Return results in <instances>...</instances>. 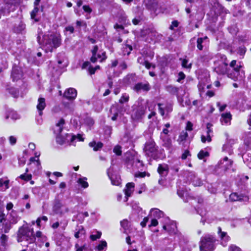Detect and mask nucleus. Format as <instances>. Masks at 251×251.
<instances>
[{
    "mask_svg": "<svg viewBox=\"0 0 251 251\" xmlns=\"http://www.w3.org/2000/svg\"><path fill=\"white\" fill-rule=\"evenodd\" d=\"M9 141L10 144L12 146H13V145H15L17 142V138L16 137H15L14 136H10L9 137Z\"/></svg>",
    "mask_w": 251,
    "mask_h": 251,
    "instance_id": "052dcab7",
    "label": "nucleus"
},
{
    "mask_svg": "<svg viewBox=\"0 0 251 251\" xmlns=\"http://www.w3.org/2000/svg\"><path fill=\"white\" fill-rule=\"evenodd\" d=\"M161 139L162 141V145L167 149H170L172 147V141L168 136H163L161 134Z\"/></svg>",
    "mask_w": 251,
    "mask_h": 251,
    "instance_id": "c85d7f7f",
    "label": "nucleus"
},
{
    "mask_svg": "<svg viewBox=\"0 0 251 251\" xmlns=\"http://www.w3.org/2000/svg\"><path fill=\"white\" fill-rule=\"evenodd\" d=\"M151 216H153L155 218H161L164 217V213L157 208H152L150 211Z\"/></svg>",
    "mask_w": 251,
    "mask_h": 251,
    "instance_id": "2f4dec72",
    "label": "nucleus"
},
{
    "mask_svg": "<svg viewBox=\"0 0 251 251\" xmlns=\"http://www.w3.org/2000/svg\"><path fill=\"white\" fill-rule=\"evenodd\" d=\"M129 97L128 95H127L126 93L123 94L122 95L121 98L119 100V103L121 104H123L125 102H127L129 100Z\"/></svg>",
    "mask_w": 251,
    "mask_h": 251,
    "instance_id": "37998d69",
    "label": "nucleus"
},
{
    "mask_svg": "<svg viewBox=\"0 0 251 251\" xmlns=\"http://www.w3.org/2000/svg\"><path fill=\"white\" fill-rule=\"evenodd\" d=\"M8 222L3 224L4 232L7 233L11 229L12 225L16 224L21 219V217L18 215V212L14 210L7 213Z\"/></svg>",
    "mask_w": 251,
    "mask_h": 251,
    "instance_id": "423d86ee",
    "label": "nucleus"
},
{
    "mask_svg": "<svg viewBox=\"0 0 251 251\" xmlns=\"http://www.w3.org/2000/svg\"><path fill=\"white\" fill-rule=\"evenodd\" d=\"M8 237L2 234L0 237V243L2 246H5L7 244Z\"/></svg>",
    "mask_w": 251,
    "mask_h": 251,
    "instance_id": "a19ab883",
    "label": "nucleus"
},
{
    "mask_svg": "<svg viewBox=\"0 0 251 251\" xmlns=\"http://www.w3.org/2000/svg\"><path fill=\"white\" fill-rule=\"evenodd\" d=\"M76 96L77 91L74 88L67 89L63 94V97L70 100H74Z\"/></svg>",
    "mask_w": 251,
    "mask_h": 251,
    "instance_id": "6ab92c4d",
    "label": "nucleus"
},
{
    "mask_svg": "<svg viewBox=\"0 0 251 251\" xmlns=\"http://www.w3.org/2000/svg\"><path fill=\"white\" fill-rule=\"evenodd\" d=\"M222 61L218 63V65L215 63L214 71L219 75H226L228 70V64L226 62L227 59L225 55L222 57Z\"/></svg>",
    "mask_w": 251,
    "mask_h": 251,
    "instance_id": "f8f14e48",
    "label": "nucleus"
},
{
    "mask_svg": "<svg viewBox=\"0 0 251 251\" xmlns=\"http://www.w3.org/2000/svg\"><path fill=\"white\" fill-rule=\"evenodd\" d=\"M39 43L41 44L39 37H38ZM61 44V35L58 33H50L43 36L42 44L46 52H52L59 47Z\"/></svg>",
    "mask_w": 251,
    "mask_h": 251,
    "instance_id": "f257e3e1",
    "label": "nucleus"
},
{
    "mask_svg": "<svg viewBox=\"0 0 251 251\" xmlns=\"http://www.w3.org/2000/svg\"><path fill=\"white\" fill-rule=\"evenodd\" d=\"M9 180L3 178L0 179V189L1 190H6L8 188Z\"/></svg>",
    "mask_w": 251,
    "mask_h": 251,
    "instance_id": "c9c22d12",
    "label": "nucleus"
},
{
    "mask_svg": "<svg viewBox=\"0 0 251 251\" xmlns=\"http://www.w3.org/2000/svg\"><path fill=\"white\" fill-rule=\"evenodd\" d=\"M147 7L152 11H156L157 7V2L155 0H151L146 4Z\"/></svg>",
    "mask_w": 251,
    "mask_h": 251,
    "instance_id": "72a5a7b5",
    "label": "nucleus"
},
{
    "mask_svg": "<svg viewBox=\"0 0 251 251\" xmlns=\"http://www.w3.org/2000/svg\"><path fill=\"white\" fill-rule=\"evenodd\" d=\"M75 251H84L86 250V247L85 245L79 246L78 244L75 245Z\"/></svg>",
    "mask_w": 251,
    "mask_h": 251,
    "instance_id": "680f3d73",
    "label": "nucleus"
},
{
    "mask_svg": "<svg viewBox=\"0 0 251 251\" xmlns=\"http://www.w3.org/2000/svg\"><path fill=\"white\" fill-rule=\"evenodd\" d=\"M233 161L228 159L227 157H225L222 160H221L218 165L219 167L224 170H227L231 167Z\"/></svg>",
    "mask_w": 251,
    "mask_h": 251,
    "instance_id": "aec40b11",
    "label": "nucleus"
},
{
    "mask_svg": "<svg viewBox=\"0 0 251 251\" xmlns=\"http://www.w3.org/2000/svg\"><path fill=\"white\" fill-rule=\"evenodd\" d=\"M76 140L78 141H83V138L80 134L74 135L66 133L64 135L60 134L56 136V142L60 145H70L71 143H73Z\"/></svg>",
    "mask_w": 251,
    "mask_h": 251,
    "instance_id": "39448f33",
    "label": "nucleus"
},
{
    "mask_svg": "<svg viewBox=\"0 0 251 251\" xmlns=\"http://www.w3.org/2000/svg\"><path fill=\"white\" fill-rule=\"evenodd\" d=\"M134 188V184L133 182H129L126 184V188L125 189V193L126 195L125 201L128 200V197H130L133 192Z\"/></svg>",
    "mask_w": 251,
    "mask_h": 251,
    "instance_id": "393cba45",
    "label": "nucleus"
},
{
    "mask_svg": "<svg viewBox=\"0 0 251 251\" xmlns=\"http://www.w3.org/2000/svg\"><path fill=\"white\" fill-rule=\"evenodd\" d=\"M36 238L34 235L33 229H30L27 227L21 226L19 228L17 241L21 242L24 240L27 241L29 243H32L35 241Z\"/></svg>",
    "mask_w": 251,
    "mask_h": 251,
    "instance_id": "20e7f679",
    "label": "nucleus"
},
{
    "mask_svg": "<svg viewBox=\"0 0 251 251\" xmlns=\"http://www.w3.org/2000/svg\"><path fill=\"white\" fill-rule=\"evenodd\" d=\"M127 162L128 165H130L133 167H136L137 168H140L143 165L142 161H141L137 157L134 156L132 157L131 159L127 158Z\"/></svg>",
    "mask_w": 251,
    "mask_h": 251,
    "instance_id": "412c9836",
    "label": "nucleus"
},
{
    "mask_svg": "<svg viewBox=\"0 0 251 251\" xmlns=\"http://www.w3.org/2000/svg\"><path fill=\"white\" fill-rule=\"evenodd\" d=\"M231 115L230 113L222 114L220 121L223 125H229L230 124Z\"/></svg>",
    "mask_w": 251,
    "mask_h": 251,
    "instance_id": "bb28decb",
    "label": "nucleus"
},
{
    "mask_svg": "<svg viewBox=\"0 0 251 251\" xmlns=\"http://www.w3.org/2000/svg\"><path fill=\"white\" fill-rule=\"evenodd\" d=\"M218 234L220 238L222 239L223 237H225L226 235H227L226 232L222 231V228L221 227H218Z\"/></svg>",
    "mask_w": 251,
    "mask_h": 251,
    "instance_id": "6e6d98bb",
    "label": "nucleus"
},
{
    "mask_svg": "<svg viewBox=\"0 0 251 251\" xmlns=\"http://www.w3.org/2000/svg\"><path fill=\"white\" fill-rule=\"evenodd\" d=\"M192 183L195 186H200L202 184L201 179L196 176H194V177L192 180Z\"/></svg>",
    "mask_w": 251,
    "mask_h": 251,
    "instance_id": "58836bf2",
    "label": "nucleus"
},
{
    "mask_svg": "<svg viewBox=\"0 0 251 251\" xmlns=\"http://www.w3.org/2000/svg\"><path fill=\"white\" fill-rule=\"evenodd\" d=\"M208 156H209V153L202 150L198 154V157L200 159H202Z\"/></svg>",
    "mask_w": 251,
    "mask_h": 251,
    "instance_id": "de8ad7c7",
    "label": "nucleus"
},
{
    "mask_svg": "<svg viewBox=\"0 0 251 251\" xmlns=\"http://www.w3.org/2000/svg\"><path fill=\"white\" fill-rule=\"evenodd\" d=\"M113 151L115 152L117 155H120L122 154V150L121 147L118 145L116 146L114 149Z\"/></svg>",
    "mask_w": 251,
    "mask_h": 251,
    "instance_id": "13d9d810",
    "label": "nucleus"
},
{
    "mask_svg": "<svg viewBox=\"0 0 251 251\" xmlns=\"http://www.w3.org/2000/svg\"><path fill=\"white\" fill-rule=\"evenodd\" d=\"M9 118L13 120H17L20 119V116L17 112L13 110H10L6 113L5 119L7 120Z\"/></svg>",
    "mask_w": 251,
    "mask_h": 251,
    "instance_id": "7c9ffc66",
    "label": "nucleus"
},
{
    "mask_svg": "<svg viewBox=\"0 0 251 251\" xmlns=\"http://www.w3.org/2000/svg\"><path fill=\"white\" fill-rule=\"evenodd\" d=\"M128 222L126 220H124L121 222V226L124 228L126 229L128 227Z\"/></svg>",
    "mask_w": 251,
    "mask_h": 251,
    "instance_id": "338daca9",
    "label": "nucleus"
},
{
    "mask_svg": "<svg viewBox=\"0 0 251 251\" xmlns=\"http://www.w3.org/2000/svg\"><path fill=\"white\" fill-rule=\"evenodd\" d=\"M52 211L55 214L62 216L69 212V208L62 203L61 200L56 197L54 200Z\"/></svg>",
    "mask_w": 251,
    "mask_h": 251,
    "instance_id": "1a4fd4ad",
    "label": "nucleus"
},
{
    "mask_svg": "<svg viewBox=\"0 0 251 251\" xmlns=\"http://www.w3.org/2000/svg\"><path fill=\"white\" fill-rule=\"evenodd\" d=\"M32 176L30 174H27L26 173H25L24 174H22L20 175L19 177L23 179L26 181H28L31 179Z\"/></svg>",
    "mask_w": 251,
    "mask_h": 251,
    "instance_id": "8fccbe9b",
    "label": "nucleus"
},
{
    "mask_svg": "<svg viewBox=\"0 0 251 251\" xmlns=\"http://www.w3.org/2000/svg\"><path fill=\"white\" fill-rule=\"evenodd\" d=\"M144 150L147 155L155 158L158 149L154 141L152 139H150L146 143Z\"/></svg>",
    "mask_w": 251,
    "mask_h": 251,
    "instance_id": "9d476101",
    "label": "nucleus"
},
{
    "mask_svg": "<svg viewBox=\"0 0 251 251\" xmlns=\"http://www.w3.org/2000/svg\"><path fill=\"white\" fill-rule=\"evenodd\" d=\"M188 137V133L186 131H182L179 135L177 139V142L180 144L181 142L185 141Z\"/></svg>",
    "mask_w": 251,
    "mask_h": 251,
    "instance_id": "ea45409f",
    "label": "nucleus"
},
{
    "mask_svg": "<svg viewBox=\"0 0 251 251\" xmlns=\"http://www.w3.org/2000/svg\"><path fill=\"white\" fill-rule=\"evenodd\" d=\"M166 89L167 91L170 93L171 94L176 95L177 96L178 101L180 102L182 106H184V105L183 104V102L181 100V99L178 96V92L180 90V88H177L172 85H170L166 87Z\"/></svg>",
    "mask_w": 251,
    "mask_h": 251,
    "instance_id": "b1692460",
    "label": "nucleus"
},
{
    "mask_svg": "<svg viewBox=\"0 0 251 251\" xmlns=\"http://www.w3.org/2000/svg\"><path fill=\"white\" fill-rule=\"evenodd\" d=\"M151 89V86L148 82H138L134 86V90L137 92H148Z\"/></svg>",
    "mask_w": 251,
    "mask_h": 251,
    "instance_id": "a211bd4d",
    "label": "nucleus"
},
{
    "mask_svg": "<svg viewBox=\"0 0 251 251\" xmlns=\"http://www.w3.org/2000/svg\"><path fill=\"white\" fill-rule=\"evenodd\" d=\"M228 251H242L241 249L235 245L231 244L228 247Z\"/></svg>",
    "mask_w": 251,
    "mask_h": 251,
    "instance_id": "3c124183",
    "label": "nucleus"
},
{
    "mask_svg": "<svg viewBox=\"0 0 251 251\" xmlns=\"http://www.w3.org/2000/svg\"><path fill=\"white\" fill-rule=\"evenodd\" d=\"M185 75H184V74L182 72H180L178 73V78L177 79V81L180 82H181V81L183 79H184L185 78Z\"/></svg>",
    "mask_w": 251,
    "mask_h": 251,
    "instance_id": "e2e57ef3",
    "label": "nucleus"
},
{
    "mask_svg": "<svg viewBox=\"0 0 251 251\" xmlns=\"http://www.w3.org/2000/svg\"><path fill=\"white\" fill-rule=\"evenodd\" d=\"M157 172L161 177L165 178L168 174L169 167L167 164H159L157 169Z\"/></svg>",
    "mask_w": 251,
    "mask_h": 251,
    "instance_id": "5701e85b",
    "label": "nucleus"
},
{
    "mask_svg": "<svg viewBox=\"0 0 251 251\" xmlns=\"http://www.w3.org/2000/svg\"><path fill=\"white\" fill-rule=\"evenodd\" d=\"M126 110V108L123 104L113 105L110 110V114L112 115L111 119L113 121L116 120L119 116L124 114Z\"/></svg>",
    "mask_w": 251,
    "mask_h": 251,
    "instance_id": "9b49d317",
    "label": "nucleus"
},
{
    "mask_svg": "<svg viewBox=\"0 0 251 251\" xmlns=\"http://www.w3.org/2000/svg\"><path fill=\"white\" fill-rule=\"evenodd\" d=\"M64 124L65 120L62 118L60 119L58 122L56 124L53 128V132L56 136L61 134L63 129Z\"/></svg>",
    "mask_w": 251,
    "mask_h": 251,
    "instance_id": "4be33fe9",
    "label": "nucleus"
},
{
    "mask_svg": "<svg viewBox=\"0 0 251 251\" xmlns=\"http://www.w3.org/2000/svg\"><path fill=\"white\" fill-rule=\"evenodd\" d=\"M46 105L45 99L43 98H39L38 100V104L37 105V109L39 112L40 116L42 115V111L44 109Z\"/></svg>",
    "mask_w": 251,
    "mask_h": 251,
    "instance_id": "cd10ccee",
    "label": "nucleus"
},
{
    "mask_svg": "<svg viewBox=\"0 0 251 251\" xmlns=\"http://www.w3.org/2000/svg\"><path fill=\"white\" fill-rule=\"evenodd\" d=\"M92 56L90 60L93 63H95L98 59L100 62H102L106 58V53L105 51L100 50L98 51V47L95 46L92 50Z\"/></svg>",
    "mask_w": 251,
    "mask_h": 251,
    "instance_id": "ddd939ff",
    "label": "nucleus"
},
{
    "mask_svg": "<svg viewBox=\"0 0 251 251\" xmlns=\"http://www.w3.org/2000/svg\"><path fill=\"white\" fill-rule=\"evenodd\" d=\"M146 107L139 105L134 108L131 114V117L134 120L141 119L145 115Z\"/></svg>",
    "mask_w": 251,
    "mask_h": 251,
    "instance_id": "4468645a",
    "label": "nucleus"
},
{
    "mask_svg": "<svg viewBox=\"0 0 251 251\" xmlns=\"http://www.w3.org/2000/svg\"><path fill=\"white\" fill-rule=\"evenodd\" d=\"M109 170H110V169H108L107 170V175L111 181L112 184L114 185H117V186L119 185L120 184V179H117L116 180H114L113 177L112 176H110L109 175Z\"/></svg>",
    "mask_w": 251,
    "mask_h": 251,
    "instance_id": "a18cd8bd",
    "label": "nucleus"
},
{
    "mask_svg": "<svg viewBox=\"0 0 251 251\" xmlns=\"http://www.w3.org/2000/svg\"><path fill=\"white\" fill-rule=\"evenodd\" d=\"M87 178L83 177L80 178L77 180V183L80 184L83 188H86L88 187V183L86 181Z\"/></svg>",
    "mask_w": 251,
    "mask_h": 251,
    "instance_id": "4c0bfd02",
    "label": "nucleus"
},
{
    "mask_svg": "<svg viewBox=\"0 0 251 251\" xmlns=\"http://www.w3.org/2000/svg\"><path fill=\"white\" fill-rule=\"evenodd\" d=\"M211 58L212 56L209 53H205L203 54L200 55L198 60L201 62H204L209 61L211 59Z\"/></svg>",
    "mask_w": 251,
    "mask_h": 251,
    "instance_id": "f704fd0d",
    "label": "nucleus"
},
{
    "mask_svg": "<svg viewBox=\"0 0 251 251\" xmlns=\"http://www.w3.org/2000/svg\"><path fill=\"white\" fill-rule=\"evenodd\" d=\"M229 240L230 237L228 235H226L225 237L221 239V244L223 247H226Z\"/></svg>",
    "mask_w": 251,
    "mask_h": 251,
    "instance_id": "49530a36",
    "label": "nucleus"
},
{
    "mask_svg": "<svg viewBox=\"0 0 251 251\" xmlns=\"http://www.w3.org/2000/svg\"><path fill=\"white\" fill-rule=\"evenodd\" d=\"M85 123L89 126H92L94 124V121L92 118L87 117L85 120Z\"/></svg>",
    "mask_w": 251,
    "mask_h": 251,
    "instance_id": "bf43d9fd",
    "label": "nucleus"
},
{
    "mask_svg": "<svg viewBox=\"0 0 251 251\" xmlns=\"http://www.w3.org/2000/svg\"><path fill=\"white\" fill-rule=\"evenodd\" d=\"M207 39V37H205L204 38H199L198 39H197V48H198V49H199L200 50H202V49H203V46L202 45V44L203 42V40H205Z\"/></svg>",
    "mask_w": 251,
    "mask_h": 251,
    "instance_id": "c03bdc74",
    "label": "nucleus"
},
{
    "mask_svg": "<svg viewBox=\"0 0 251 251\" xmlns=\"http://www.w3.org/2000/svg\"><path fill=\"white\" fill-rule=\"evenodd\" d=\"M89 216V214H88V213L87 212H81V213H79L77 215V217H80V218H82V220H83V219L85 217H87Z\"/></svg>",
    "mask_w": 251,
    "mask_h": 251,
    "instance_id": "69168bd1",
    "label": "nucleus"
},
{
    "mask_svg": "<svg viewBox=\"0 0 251 251\" xmlns=\"http://www.w3.org/2000/svg\"><path fill=\"white\" fill-rule=\"evenodd\" d=\"M142 34L145 37V40L148 42H155L162 38V35L158 34L154 28H145L142 31Z\"/></svg>",
    "mask_w": 251,
    "mask_h": 251,
    "instance_id": "0eeeda50",
    "label": "nucleus"
},
{
    "mask_svg": "<svg viewBox=\"0 0 251 251\" xmlns=\"http://www.w3.org/2000/svg\"><path fill=\"white\" fill-rule=\"evenodd\" d=\"M83 9L85 12H86L88 14H90L92 12V9L88 5H83Z\"/></svg>",
    "mask_w": 251,
    "mask_h": 251,
    "instance_id": "774afa93",
    "label": "nucleus"
},
{
    "mask_svg": "<svg viewBox=\"0 0 251 251\" xmlns=\"http://www.w3.org/2000/svg\"><path fill=\"white\" fill-rule=\"evenodd\" d=\"M212 126V125L210 123H207L206 124L205 134H206L207 139H205V136L204 135H202L201 136V140L202 143H205L206 141L208 142L211 141V137L213 136Z\"/></svg>",
    "mask_w": 251,
    "mask_h": 251,
    "instance_id": "f3484780",
    "label": "nucleus"
},
{
    "mask_svg": "<svg viewBox=\"0 0 251 251\" xmlns=\"http://www.w3.org/2000/svg\"><path fill=\"white\" fill-rule=\"evenodd\" d=\"M15 10V5L12 2H6L3 5L0 6V19L2 16L9 15L11 11Z\"/></svg>",
    "mask_w": 251,
    "mask_h": 251,
    "instance_id": "2eb2a0df",
    "label": "nucleus"
},
{
    "mask_svg": "<svg viewBox=\"0 0 251 251\" xmlns=\"http://www.w3.org/2000/svg\"><path fill=\"white\" fill-rule=\"evenodd\" d=\"M25 28V25L23 23L21 22L19 25L16 27V30L18 32H22Z\"/></svg>",
    "mask_w": 251,
    "mask_h": 251,
    "instance_id": "09e8293b",
    "label": "nucleus"
},
{
    "mask_svg": "<svg viewBox=\"0 0 251 251\" xmlns=\"http://www.w3.org/2000/svg\"><path fill=\"white\" fill-rule=\"evenodd\" d=\"M96 232L97 234L96 235L92 234L90 235V238L91 240L95 241L97 239L100 238V236L101 235V232L100 231H97Z\"/></svg>",
    "mask_w": 251,
    "mask_h": 251,
    "instance_id": "603ef678",
    "label": "nucleus"
},
{
    "mask_svg": "<svg viewBox=\"0 0 251 251\" xmlns=\"http://www.w3.org/2000/svg\"><path fill=\"white\" fill-rule=\"evenodd\" d=\"M216 239L213 235L205 234L201 238L199 243L200 251H214L216 248Z\"/></svg>",
    "mask_w": 251,
    "mask_h": 251,
    "instance_id": "7ed1b4c3",
    "label": "nucleus"
},
{
    "mask_svg": "<svg viewBox=\"0 0 251 251\" xmlns=\"http://www.w3.org/2000/svg\"><path fill=\"white\" fill-rule=\"evenodd\" d=\"M229 199L232 201H241L248 199L246 196L238 195L236 193H233L229 196Z\"/></svg>",
    "mask_w": 251,
    "mask_h": 251,
    "instance_id": "c756f323",
    "label": "nucleus"
},
{
    "mask_svg": "<svg viewBox=\"0 0 251 251\" xmlns=\"http://www.w3.org/2000/svg\"><path fill=\"white\" fill-rule=\"evenodd\" d=\"M77 231L75 234V236L76 238H78L80 236L85 234V231L82 226H77Z\"/></svg>",
    "mask_w": 251,
    "mask_h": 251,
    "instance_id": "e433bc0d",
    "label": "nucleus"
},
{
    "mask_svg": "<svg viewBox=\"0 0 251 251\" xmlns=\"http://www.w3.org/2000/svg\"><path fill=\"white\" fill-rule=\"evenodd\" d=\"M107 246V243L105 241H102L98 246L97 248L99 251H102Z\"/></svg>",
    "mask_w": 251,
    "mask_h": 251,
    "instance_id": "4d7b16f0",
    "label": "nucleus"
},
{
    "mask_svg": "<svg viewBox=\"0 0 251 251\" xmlns=\"http://www.w3.org/2000/svg\"><path fill=\"white\" fill-rule=\"evenodd\" d=\"M39 9L37 7H35L34 9L31 12V18L32 19H34L35 22H38V20L35 18L36 13L38 12Z\"/></svg>",
    "mask_w": 251,
    "mask_h": 251,
    "instance_id": "864d4df0",
    "label": "nucleus"
},
{
    "mask_svg": "<svg viewBox=\"0 0 251 251\" xmlns=\"http://www.w3.org/2000/svg\"><path fill=\"white\" fill-rule=\"evenodd\" d=\"M8 91L9 93L14 98H17L19 96V91L14 88H9Z\"/></svg>",
    "mask_w": 251,
    "mask_h": 251,
    "instance_id": "79ce46f5",
    "label": "nucleus"
},
{
    "mask_svg": "<svg viewBox=\"0 0 251 251\" xmlns=\"http://www.w3.org/2000/svg\"><path fill=\"white\" fill-rule=\"evenodd\" d=\"M227 76L229 78L236 81L241 80L244 77L243 71H241L242 66L240 62L233 60L228 66Z\"/></svg>",
    "mask_w": 251,
    "mask_h": 251,
    "instance_id": "f03ea898",
    "label": "nucleus"
},
{
    "mask_svg": "<svg viewBox=\"0 0 251 251\" xmlns=\"http://www.w3.org/2000/svg\"><path fill=\"white\" fill-rule=\"evenodd\" d=\"M23 76V73L20 67L15 66L13 67L11 76L13 81L21 79Z\"/></svg>",
    "mask_w": 251,
    "mask_h": 251,
    "instance_id": "dca6fc26",
    "label": "nucleus"
},
{
    "mask_svg": "<svg viewBox=\"0 0 251 251\" xmlns=\"http://www.w3.org/2000/svg\"><path fill=\"white\" fill-rule=\"evenodd\" d=\"M89 145L90 147L93 148L94 151L100 150L103 147V144L101 142H96L94 141L89 143Z\"/></svg>",
    "mask_w": 251,
    "mask_h": 251,
    "instance_id": "473e14b6",
    "label": "nucleus"
},
{
    "mask_svg": "<svg viewBox=\"0 0 251 251\" xmlns=\"http://www.w3.org/2000/svg\"><path fill=\"white\" fill-rule=\"evenodd\" d=\"M169 219L168 217L164 218V220L161 221V222L164 224L163 226V228L164 230L167 231L170 235H176L178 238L181 237V234L179 232L177 229L176 225L175 222H172L169 224H168V221Z\"/></svg>",
    "mask_w": 251,
    "mask_h": 251,
    "instance_id": "6e6552de",
    "label": "nucleus"
},
{
    "mask_svg": "<svg viewBox=\"0 0 251 251\" xmlns=\"http://www.w3.org/2000/svg\"><path fill=\"white\" fill-rule=\"evenodd\" d=\"M158 109L160 113L162 116L165 115V112H166L167 114L170 113L173 110V106L171 104H167L165 107H162L161 103H158Z\"/></svg>",
    "mask_w": 251,
    "mask_h": 251,
    "instance_id": "a878e982",
    "label": "nucleus"
},
{
    "mask_svg": "<svg viewBox=\"0 0 251 251\" xmlns=\"http://www.w3.org/2000/svg\"><path fill=\"white\" fill-rule=\"evenodd\" d=\"M13 206H14V205L11 202H9L7 203V204L6 205V209L7 211H8V212H10L11 211L13 210Z\"/></svg>",
    "mask_w": 251,
    "mask_h": 251,
    "instance_id": "0e129e2a",
    "label": "nucleus"
},
{
    "mask_svg": "<svg viewBox=\"0 0 251 251\" xmlns=\"http://www.w3.org/2000/svg\"><path fill=\"white\" fill-rule=\"evenodd\" d=\"M188 60L186 59H182L181 65L183 68L189 69L191 68V64H188Z\"/></svg>",
    "mask_w": 251,
    "mask_h": 251,
    "instance_id": "5fc2aeb1",
    "label": "nucleus"
}]
</instances>
